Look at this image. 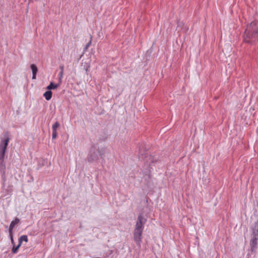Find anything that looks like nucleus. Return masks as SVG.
I'll list each match as a JSON object with an SVG mask.
<instances>
[{
    "instance_id": "1",
    "label": "nucleus",
    "mask_w": 258,
    "mask_h": 258,
    "mask_svg": "<svg viewBox=\"0 0 258 258\" xmlns=\"http://www.w3.org/2000/svg\"><path fill=\"white\" fill-rule=\"evenodd\" d=\"M243 38L245 42L251 44L258 41V21H253L247 26Z\"/></svg>"
},
{
    "instance_id": "2",
    "label": "nucleus",
    "mask_w": 258,
    "mask_h": 258,
    "mask_svg": "<svg viewBox=\"0 0 258 258\" xmlns=\"http://www.w3.org/2000/svg\"><path fill=\"white\" fill-rule=\"evenodd\" d=\"M146 222L147 219L144 217L142 213H140L138 216L133 233L134 240L137 245H140L144 225Z\"/></svg>"
},
{
    "instance_id": "3",
    "label": "nucleus",
    "mask_w": 258,
    "mask_h": 258,
    "mask_svg": "<svg viewBox=\"0 0 258 258\" xmlns=\"http://www.w3.org/2000/svg\"><path fill=\"white\" fill-rule=\"evenodd\" d=\"M9 141V138H7V139H5L4 141H2V143L0 145V172L1 173V176L4 182H5L6 180V166L4 163V157L5 155L6 148L8 145Z\"/></svg>"
},
{
    "instance_id": "4",
    "label": "nucleus",
    "mask_w": 258,
    "mask_h": 258,
    "mask_svg": "<svg viewBox=\"0 0 258 258\" xmlns=\"http://www.w3.org/2000/svg\"><path fill=\"white\" fill-rule=\"evenodd\" d=\"M103 153L100 150L98 147H96L94 145L91 147L90 151L87 156L88 161L90 162L96 161L99 157H102Z\"/></svg>"
},
{
    "instance_id": "5",
    "label": "nucleus",
    "mask_w": 258,
    "mask_h": 258,
    "mask_svg": "<svg viewBox=\"0 0 258 258\" xmlns=\"http://www.w3.org/2000/svg\"><path fill=\"white\" fill-rule=\"evenodd\" d=\"M258 236L251 235V239L249 242L250 251L252 253H255L257 248Z\"/></svg>"
},
{
    "instance_id": "6",
    "label": "nucleus",
    "mask_w": 258,
    "mask_h": 258,
    "mask_svg": "<svg viewBox=\"0 0 258 258\" xmlns=\"http://www.w3.org/2000/svg\"><path fill=\"white\" fill-rule=\"evenodd\" d=\"M177 29L178 31H183L184 32H186L188 30V28L184 26V24L182 22L178 21L177 23Z\"/></svg>"
},
{
    "instance_id": "7",
    "label": "nucleus",
    "mask_w": 258,
    "mask_h": 258,
    "mask_svg": "<svg viewBox=\"0 0 258 258\" xmlns=\"http://www.w3.org/2000/svg\"><path fill=\"white\" fill-rule=\"evenodd\" d=\"M20 222L19 219L18 218H16L14 220L12 221L10 224L9 229V232L11 233L13 232V228H14L15 226L18 224Z\"/></svg>"
},
{
    "instance_id": "8",
    "label": "nucleus",
    "mask_w": 258,
    "mask_h": 258,
    "mask_svg": "<svg viewBox=\"0 0 258 258\" xmlns=\"http://www.w3.org/2000/svg\"><path fill=\"white\" fill-rule=\"evenodd\" d=\"M30 68L32 72V79H35L37 73L38 72V69L37 66L34 64H32L30 66Z\"/></svg>"
},
{
    "instance_id": "9",
    "label": "nucleus",
    "mask_w": 258,
    "mask_h": 258,
    "mask_svg": "<svg viewBox=\"0 0 258 258\" xmlns=\"http://www.w3.org/2000/svg\"><path fill=\"white\" fill-rule=\"evenodd\" d=\"M252 235L258 236V221L254 223L252 227Z\"/></svg>"
},
{
    "instance_id": "10",
    "label": "nucleus",
    "mask_w": 258,
    "mask_h": 258,
    "mask_svg": "<svg viewBox=\"0 0 258 258\" xmlns=\"http://www.w3.org/2000/svg\"><path fill=\"white\" fill-rule=\"evenodd\" d=\"M52 93L51 91L48 90L46 91L43 94V96L45 97V99L47 101L50 100L52 97Z\"/></svg>"
},
{
    "instance_id": "11",
    "label": "nucleus",
    "mask_w": 258,
    "mask_h": 258,
    "mask_svg": "<svg viewBox=\"0 0 258 258\" xmlns=\"http://www.w3.org/2000/svg\"><path fill=\"white\" fill-rule=\"evenodd\" d=\"M58 86H59V84H54L52 82H51L46 87V89L48 90L51 91V90L56 89Z\"/></svg>"
},
{
    "instance_id": "12",
    "label": "nucleus",
    "mask_w": 258,
    "mask_h": 258,
    "mask_svg": "<svg viewBox=\"0 0 258 258\" xmlns=\"http://www.w3.org/2000/svg\"><path fill=\"white\" fill-rule=\"evenodd\" d=\"M28 239L27 236L26 235H24L21 236L19 238V243L21 245L22 241H25L27 242H28Z\"/></svg>"
},
{
    "instance_id": "13",
    "label": "nucleus",
    "mask_w": 258,
    "mask_h": 258,
    "mask_svg": "<svg viewBox=\"0 0 258 258\" xmlns=\"http://www.w3.org/2000/svg\"><path fill=\"white\" fill-rule=\"evenodd\" d=\"M146 158H147V162L149 163V164L150 165L151 163H153L156 161V159H154V157H153L152 156H146Z\"/></svg>"
},
{
    "instance_id": "14",
    "label": "nucleus",
    "mask_w": 258,
    "mask_h": 258,
    "mask_svg": "<svg viewBox=\"0 0 258 258\" xmlns=\"http://www.w3.org/2000/svg\"><path fill=\"white\" fill-rule=\"evenodd\" d=\"M21 245L19 243L18 244L17 246H15V244L14 245H13V248L12 249V252L13 253H16L18 252V250L20 247Z\"/></svg>"
},
{
    "instance_id": "15",
    "label": "nucleus",
    "mask_w": 258,
    "mask_h": 258,
    "mask_svg": "<svg viewBox=\"0 0 258 258\" xmlns=\"http://www.w3.org/2000/svg\"><path fill=\"white\" fill-rule=\"evenodd\" d=\"M60 126V124L58 122L56 121L52 126V132H56V130L58 127H59Z\"/></svg>"
},
{
    "instance_id": "16",
    "label": "nucleus",
    "mask_w": 258,
    "mask_h": 258,
    "mask_svg": "<svg viewBox=\"0 0 258 258\" xmlns=\"http://www.w3.org/2000/svg\"><path fill=\"white\" fill-rule=\"evenodd\" d=\"M91 43H92V36H90V40H89L88 43L86 45V46L84 48V51H86L88 49L89 47L90 46Z\"/></svg>"
},
{
    "instance_id": "17",
    "label": "nucleus",
    "mask_w": 258,
    "mask_h": 258,
    "mask_svg": "<svg viewBox=\"0 0 258 258\" xmlns=\"http://www.w3.org/2000/svg\"><path fill=\"white\" fill-rule=\"evenodd\" d=\"M9 236L10 237L11 243H12V245H14L15 244V243L14 239H13V232L11 233H9Z\"/></svg>"
},
{
    "instance_id": "18",
    "label": "nucleus",
    "mask_w": 258,
    "mask_h": 258,
    "mask_svg": "<svg viewBox=\"0 0 258 258\" xmlns=\"http://www.w3.org/2000/svg\"><path fill=\"white\" fill-rule=\"evenodd\" d=\"M57 136V132H52V139H55Z\"/></svg>"
},
{
    "instance_id": "19",
    "label": "nucleus",
    "mask_w": 258,
    "mask_h": 258,
    "mask_svg": "<svg viewBox=\"0 0 258 258\" xmlns=\"http://www.w3.org/2000/svg\"><path fill=\"white\" fill-rule=\"evenodd\" d=\"M6 191L7 192V194H3V196H2V197H6L7 195H9V194H10V192H10V191H9L8 190H6Z\"/></svg>"
},
{
    "instance_id": "20",
    "label": "nucleus",
    "mask_w": 258,
    "mask_h": 258,
    "mask_svg": "<svg viewBox=\"0 0 258 258\" xmlns=\"http://www.w3.org/2000/svg\"><path fill=\"white\" fill-rule=\"evenodd\" d=\"M63 72L62 71H60L59 73V77L62 78Z\"/></svg>"
},
{
    "instance_id": "21",
    "label": "nucleus",
    "mask_w": 258,
    "mask_h": 258,
    "mask_svg": "<svg viewBox=\"0 0 258 258\" xmlns=\"http://www.w3.org/2000/svg\"><path fill=\"white\" fill-rule=\"evenodd\" d=\"M59 68L60 69V71H62L63 72V69H64L63 66H60L59 67Z\"/></svg>"
},
{
    "instance_id": "22",
    "label": "nucleus",
    "mask_w": 258,
    "mask_h": 258,
    "mask_svg": "<svg viewBox=\"0 0 258 258\" xmlns=\"http://www.w3.org/2000/svg\"><path fill=\"white\" fill-rule=\"evenodd\" d=\"M61 79H62V78L59 77V83H58V84H59V85L61 83Z\"/></svg>"
},
{
    "instance_id": "23",
    "label": "nucleus",
    "mask_w": 258,
    "mask_h": 258,
    "mask_svg": "<svg viewBox=\"0 0 258 258\" xmlns=\"http://www.w3.org/2000/svg\"><path fill=\"white\" fill-rule=\"evenodd\" d=\"M31 0H29V1H31Z\"/></svg>"
}]
</instances>
